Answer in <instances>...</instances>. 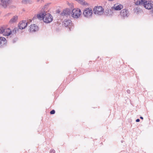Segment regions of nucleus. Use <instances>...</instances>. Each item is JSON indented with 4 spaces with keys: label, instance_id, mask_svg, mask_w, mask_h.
Segmentation results:
<instances>
[{
    "label": "nucleus",
    "instance_id": "obj_8",
    "mask_svg": "<svg viewBox=\"0 0 153 153\" xmlns=\"http://www.w3.org/2000/svg\"><path fill=\"white\" fill-rule=\"evenodd\" d=\"M71 11L69 9H66L64 10L61 14V16H62L68 17L70 16V14Z\"/></svg>",
    "mask_w": 153,
    "mask_h": 153
},
{
    "label": "nucleus",
    "instance_id": "obj_25",
    "mask_svg": "<svg viewBox=\"0 0 153 153\" xmlns=\"http://www.w3.org/2000/svg\"><path fill=\"white\" fill-rule=\"evenodd\" d=\"M152 14H153V15H152V16H153V8H152Z\"/></svg>",
    "mask_w": 153,
    "mask_h": 153
},
{
    "label": "nucleus",
    "instance_id": "obj_24",
    "mask_svg": "<svg viewBox=\"0 0 153 153\" xmlns=\"http://www.w3.org/2000/svg\"><path fill=\"white\" fill-rule=\"evenodd\" d=\"M140 118L141 119H143V117H140Z\"/></svg>",
    "mask_w": 153,
    "mask_h": 153
},
{
    "label": "nucleus",
    "instance_id": "obj_21",
    "mask_svg": "<svg viewBox=\"0 0 153 153\" xmlns=\"http://www.w3.org/2000/svg\"><path fill=\"white\" fill-rule=\"evenodd\" d=\"M55 152L54 150L52 149L50 151V153H55Z\"/></svg>",
    "mask_w": 153,
    "mask_h": 153
},
{
    "label": "nucleus",
    "instance_id": "obj_20",
    "mask_svg": "<svg viewBox=\"0 0 153 153\" xmlns=\"http://www.w3.org/2000/svg\"><path fill=\"white\" fill-rule=\"evenodd\" d=\"M55 111L54 110H53L51 111L50 113L51 114H55Z\"/></svg>",
    "mask_w": 153,
    "mask_h": 153
},
{
    "label": "nucleus",
    "instance_id": "obj_4",
    "mask_svg": "<svg viewBox=\"0 0 153 153\" xmlns=\"http://www.w3.org/2000/svg\"><path fill=\"white\" fill-rule=\"evenodd\" d=\"M94 13L96 14L101 15L103 13L104 9L101 6H97L94 8Z\"/></svg>",
    "mask_w": 153,
    "mask_h": 153
},
{
    "label": "nucleus",
    "instance_id": "obj_14",
    "mask_svg": "<svg viewBox=\"0 0 153 153\" xmlns=\"http://www.w3.org/2000/svg\"><path fill=\"white\" fill-rule=\"evenodd\" d=\"M64 23L65 27H69L72 25L71 21L70 19H65L64 21Z\"/></svg>",
    "mask_w": 153,
    "mask_h": 153
},
{
    "label": "nucleus",
    "instance_id": "obj_2",
    "mask_svg": "<svg viewBox=\"0 0 153 153\" xmlns=\"http://www.w3.org/2000/svg\"><path fill=\"white\" fill-rule=\"evenodd\" d=\"M82 14L81 10L78 8L74 9L72 11L71 16L74 19H77Z\"/></svg>",
    "mask_w": 153,
    "mask_h": 153
},
{
    "label": "nucleus",
    "instance_id": "obj_16",
    "mask_svg": "<svg viewBox=\"0 0 153 153\" xmlns=\"http://www.w3.org/2000/svg\"><path fill=\"white\" fill-rule=\"evenodd\" d=\"M18 19V16H14L10 20V24L16 22Z\"/></svg>",
    "mask_w": 153,
    "mask_h": 153
},
{
    "label": "nucleus",
    "instance_id": "obj_19",
    "mask_svg": "<svg viewBox=\"0 0 153 153\" xmlns=\"http://www.w3.org/2000/svg\"><path fill=\"white\" fill-rule=\"evenodd\" d=\"M30 1V0H22V3L25 4L29 3Z\"/></svg>",
    "mask_w": 153,
    "mask_h": 153
},
{
    "label": "nucleus",
    "instance_id": "obj_5",
    "mask_svg": "<svg viewBox=\"0 0 153 153\" xmlns=\"http://www.w3.org/2000/svg\"><path fill=\"white\" fill-rule=\"evenodd\" d=\"M93 14V11L92 10L89 8H86L84 10L83 12V14L84 17L90 18L91 17Z\"/></svg>",
    "mask_w": 153,
    "mask_h": 153
},
{
    "label": "nucleus",
    "instance_id": "obj_22",
    "mask_svg": "<svg viewBox=\"0 0 153 153\" xmlns=\"http://www.w3.org/2000/svg\"><path fill=\"white\" fill-rule=\"evenodd\" d=\"M126 92L128 94H130V91L128 89L126 91Z\"/></svg>",
    "mask_w": 153,
    "mask_h": 153
},
{
    "label": "nucleus",
    "instance_id": "obj_13",
    "mask_svg": "<svg viewBox=\"0 0 153 153\" xmlns=\"http://www.w3.org/2000/svg\"><path fill=\"white\" fill-rule=\"evenodd\" d=\"M38 30V26L35 25V24H33V25H32L30 26V32H34L37 31Z\"/></svg>",
    "mask_w": 153,
    "mask_h": 153
},
{
    "label": "nucleus",
    "instance_id": "obj_6",
    "mask_svg": "<svg viewBox=\"0 0 153 153\" xmlns=\"http://www.w3.org/2000/svg\"><path fill=\"white\" fill-rule=\"evenodd\" d=\"M53 20L52 16L49 13H45L44 17L43 18L44 22L46 23H49Z\"/></svg>",
    "mask_w": 153,
    "mask_h": 153
},
{
    "label": "nucleus",
    "instance_id": "obj_23",
    "mask_svg": "<svg viewBox=\"0 0 153 153\" xmlns=\"http://www.w3.org/2000/svg\"><path fill=\"white\" fill-rule=\"evenodd\" d=\"M140 121V120L139 119H137L136 120V121L137 122H139V121Z\"/></svg>",
    "mask_w": 153,
    "mask_h": 153
},
{
    "label": "nucleus",
    "instance_id": "obj_9",
    "mask_svg": "<svg viewBox=\"0 0 153 153\" xmlns=\"http://www.w3.org/2000/svg\"><path fill=\"white\" fill-rule=\"evenodd\" d=\"M10 0H0V7H2L6 8L9 5Z\"/></svg>",
    "mask_w": 153,
    "mask_h": 153
},
{
    "label": "nucleus",
    "instance_id": "obj_17",
    "mask_svg": "<svg viewBox=\"0 0 153 153\" xmlns=\"http://www.w3.org/2000/svg\"><path fill=\"white\" fill-rule=\"evenodd\" d=\"M114 8L115 10H119L123 8V6L121 4H120L117 6H114Z\"/></svg>",
    "mask_w": 153,
    "mask_h": 153
},
{
    "label": "nucleus",
    "instance_id": "obj_26",
    "mask_svg": "<svg viewBox=\"0 0 153 153\" xmlns=\"http://www.w3.org/2000/svg\"><path fill=\"white\" fill-rule=\"evenodd\" d=\"M69 30H71V29H70V27H69Z\"/></svg>",
    "mask_w": 153,
    "mask_h": 153
},
{
    "label": "nucleus",
    "instance_id": "obj_15",
    "mask_svg": "<svg viewBox=\"0 0 153 153\" xmlns=\"http://www.w3.org/2000/svg\"><path fill=\"white\" fill-rule=\"evenodd\" d=\"M45 13H40L37 15L36 17L39 20H41L42 19L43 20V18L44 17Z\"/></svg>",
    "mask_w": 153,
    "mask_h": 153
},
{
    "label": "nucleus",
    "instance_id": "obj_18",
    "mask_svg": "<svg viewBox=\"0 0 153 153\" xmlns=\"http://www.w3.org/2000/svg\"><path fill=\"white\" fill-rule=\"evenodd\" d=\"M77 1L82 5H85L87 4L86 2L84 0H79V1Z\"/></svg>",
    "mask_w": 153,
    "mask_h": 153
},
{
    "label": "nucleus",
    "instance_id": "obj_1",
    "mask_svg": "<svg viewBox=\"0 0 153 153\" xmlns=\"http://www.w3.org/2000/svg\"><path fill=\"white\" fill-rule=\"evenodd\" d=\"M137 5H142L146 9H151L153 7V2L151 1H146L145 0H137L135 2Z\"/></svg>",
    "mask_w": 153,
    "mask_h": 153
},
{
    "label": "nucleus",
    "instance_id": "obj_10",
    "mask_svg": "<svg viewBox=\"0 0 153 153\" xmlns=\"http://www.w3.org/2000/svg\"><path fill=\"white\" fill-rule=\"evenodd\" d=\"M7 43V41L5 38L0 37V47H3L6 46Z\"/></svg>",
    "mask_w": 153,
    "mask_h": 153
},
{
    "label": "nucleus",
    "instance_id": "obj_12",
    "mask_svg": "<svg viewBox=\"0 0 153 153\" xmlns=\"http://www.w3.org/2000/svg\"><path fill=\"white\" fill-rule=\"evenodd\" d=\"M113 8H112V9H106L105 10V11H104L103 13L104 15L108 16H111L112 15L113 13Z\"/></svg>",
    "mask_w": 153,
    "mask_h": 153
},
{
    "label": "nucleus",
    "instance_id": "obj_11",
    "mask_svg": "<svg viewBox=\"0 0 153 153\" xmlns=\"http://www.w3.org/2000/svg\"><path fill=\"white\" fill-rule=\"evenodd\" d=\"M27 23L25 20L22 21V22L19 23V29H23L27 27Z\"/></svg>",
    "mask_w": 153,
    "mask_h": 153
},
{
    "label": "nucleus",
    "instance_id": "obj_3",
    "mask_svg": "<svg viewBox=\"0 0 153 153\" xmlns=\"http://www.w3.org/2000/svg\"><path fill=\"white\" fill-rule=\"evenodd\" d=\"M11 33V30L9 28H5L4 27H0V33L4 36H8Z\"/></svg>",
    "mask_w": 153,
    "mask_h": 153
},
{
    "label": "nucleus",
    "instance_id": "obj_7",
    "mask_svg": "<svg viewBox=\"0 0 153 153\" xmlns=\"http://www.w3.org/2000/svg\"><path fill=\"white\" fill-rule=\"evenodd\" d=\"M129 13L128 9L125 8L123 9L120 12V15L123 18L127 17Z\"/></svg>",
    "mask_w": 153,
    "mask_h": 153
}]
</instances>
